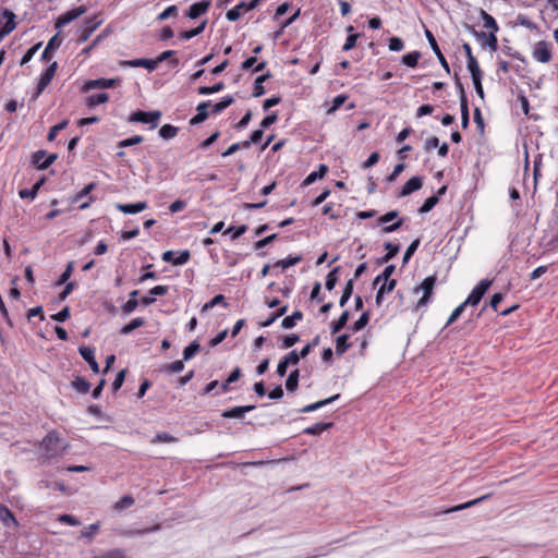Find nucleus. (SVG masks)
<instances>
[{
    "label": "nucleus",
    "instance_id": "obj_1",
    "mask_svg": "<svg viewBox=\"0 0 558 558\" xmlns=\"http://www.w3.org/2000/svg\"><path fill=\"white\" fill-rule=\"evenodd\" d=\"M69 445L63 441L60 437L59 432L52 429L40 441V449L43 453L40 456L41 464H49L51 460L62 457L68 449Z\"/></svg>",
    "mask_w": 558,
    "mask_h": 558
},
{
    "label": "nucleus",
    "instance_id": "obj_2",
    "mask_svg": "<svg viewBox=\"0 0 558 558\" xmlns=\"http://www.w3.org/2000/svg\"><path fill=\"white\" fill-rule=\"evenodd\" d=\"M404 222V218H399L398 210H390L377 218V226H383V233H392L399 230Z\"/></svg>",
    "mask_w": 558,
    "mask_h": 558
},
{
    "label": "nucleus",
    "instance_id": "obj_3",
    "mask_svg": "<svg viewBox=\"0 0 558 558\" xmlns=\"http://www.w3.org/2000/svg\"><path fill=\"white\" fill-rule=\"evenodd\" d=\"M437 278L435 275L426 277L422 283L414 289V292L423 291L422 298L416 303V308L426 306L433 298Z\"/></svg>",
    "mask_w": 558,
    "mask_h": 558
},
{
    "label": "nucleus",
    "instance_id": "obj_4",
    "mask_svg": "<svg viewBox=\"0 0 558 558\" xmlns=\"http://www.w3.org/2000/svg\"><path fill=\"white\" fill-rule=\"evenodd\" d=\"M161 118V112L156 111H143L136 110L129 117V122H140L144 124H150V129H155Z\"/></svg>",
    "mask_w": 558,
    "mask_h": 558
},
{
    "label": "nucleus",
    "instance_id": "obj_5",
    "mask_svg": "<svg viewBox=\"0 0 558 558\" xmlns=\"http://www.w3.org/2000/svg\"><path fill=\"white\" fill-rule=\"evenodd\" d=\"M493 283V280L490 279H483L481 280L471 291L466 300L464 301V305L470 306H476L482 301L485 293L488 291Z\"/></svg>",
    "mask_w": 558,
    "mask_h": 558
},
{
    "label": "nucleus",
    "instance_id": "obj_6",
    "mask_svg": "<svg viewBox=\"0 0 558 558\" xmlns=\"http://www.w3.org/2000/svg\"><path fill=\"white\" fill-rule=\"evenodd\" d=\"M16 15L8 8L0 9V41L16 26Z\"/></svg>",
    "mask_w": 558,
    "mask_h": 558
},
{
    "label": "nucleus",
    "instance_id": "obj_7",
    "mask_svg": "<svg viewBox=\"0 0 558 558\" xmlns=\"http://www.w3.org/2000/svg\"><path fill=\"white\" fill-rule=\"evenodd\" d=\"M102 20L99 19V14L88 16L84 21V25L80 31L77 43L82 44L88 40L90 35L100 26Z\"/></svg>",
    "mask_w": 558,
    "mask_h": 558
},
{
    "label": "nucleus",
    "instance_id": "obj_8",
    "mask_svg": "<svg viewBox=\"0 0 558 558\" xmlns=\"http://www.w3.org/2000/svg\"><path fill=\"white\" fill-rule=\"evenodd\" d=\"M57 70H58V63L56 61H53L40 74L37 86H36V90L34 94V98H37L45 90V88L50 84L53 76L56 75Z\"/></svg>",
    "mask_w": 558,
    "mask_h": 558
},
{
    "label": "nucleus",
    "instance_id": "obj_9",
    "mask_svg": "<svg viewBox=\"0 0 558 558\" xmlns=\"http://www.w3.org/2000/svg\"><path fill=\"white\" fill-rule=\"evenodd\" d=\"M58 158L57 154L47 155V151L39 149L32 155V163L38 170L49 168Z\"/></svg>",
    "mask_w": 558,
    "mask_h": 558
},
{
    "label": "nucleus",
    "instance_id": "obj_10",
    "mask_svg": "<svg viewBox=\"0 0 558 558\" xmlns=\"http://www.w3.org/2000/svg\"><path fill=\"white\" fill-rule=\"evenodd\" d=\"M260 0H251L250 2L241 1L239 4H236L234 8L230 9L226 13V17L230 22L238 21L243 12L251 11L255 9Z\"/></svg>",
    "mask_w": 558,
    "mask_h": 558
},
{
    "label": "nucleus",
    "instance_id": "obj_11",
    "mask_svg": "<svg viewBox=\"0 0 558 558\" xmlns=\"http://www.w3.org/2000/svg\"><path fill=\"white\" fill-rule=\"evenodd\" d=\"M533 58L538 62L548 63L553 59L551 45L546 40H539L534 45Z\"/></svg>",
    "mask_w": 558,
    "mask_h": 558
},
{
    "label": "nucleus",
    "instance_id": "obj_12",
    "mask_svg": "<svg viewBox=\"0 0 558 558\" xmlns=\"http://www.w3.org/2000/svg\"><path fill=\"white\" fill-rule=\"evenodd\" d=\"M87 12L86 5H80L72 10L66 11L65 13L61 14L54 23V27L57 29H60L61 27L65 26L66 24L71 23L72 21L76 20L81 15L85 14Z\"/></svg>",
    "mask_w": 558,
    "mask_h": 558
},
{
    "label": "nucleus",
    "instance_id": "obj_13",
    "mask_svg": "<svg viewBox=\"0 0 558 558\" xmlns=\"http://www.w3.org/2000/svg\"><path fill=\"white\" fill-rule=\"evenodd\" d=\"M191 258V253L189 250H183L180 252L174 251H166L162 253L161 259L166 263H170L174 266H180L186 264Z\"/></svg>",
    "mask_w": 558,
    "mask_h": 558
},
{
    "label": "nucleus",
    "instance_id": "obj_14",
    "mask_svg": "<svg viewBox=\"0 0 558 558\" xmlns=\"http://www.w3.org/2000/svg\"><path fill=\"white\" fill-rule=\"evenodd\" d=\"M97 187V183L96 182H90L88 183L84 189H82L80 192H77L72 198H71V203L72 204H76L78 203L81 199H83L84 197L88 196V201L87 202H84L82 203L80 206H78V209L83 210V209H86L89 207V205L95 201V197L89 195L92 191H94L95 189Z\"/></svg>",
    "mask_w": 558,
    "mask_h": 558
},
{
    "label": "nucleus",
    "instance_id": "obj_15",
    "mask_svg": "<svg viewBox=\"0 0 558 558\" xmlns=\"http://www.w3.org/2000/svg\"><path fill=\"white\" fill-rule=\"evenodd\" d=\"M425 36H426V38L428 40V44H429L432 50L436 54L440 65L449 74L450 73L449 63L447 62L444 53L441 52V50H440V48H439V46H438V44L436 41L435 36L433 35V33L429 29H425Z\"/></svg>",
    "mask_w": 558,
    "mask_h": 558
},
{
    "label": "nucleus",
    "instance_id": "obj_16",
    "mask_svg": "<svg viewBox=\"0 0 558 558\" xmlns=\"http://www.w3.org/2000/svg\"><path fill=\"white\" fill-rule=\"evenodd\" d=\"M299 362L300 361L298 360V351L292 350L279 361L276 371L277 375L283 377L287 374L289 366L298 365Z\"/></svg>",
    "mask_w": 558,
    "mask_h": 558
},
{
    "label": "nucleus",
    "instance_id": "obj_17",
    "mask_svg": "<svg viewBox=\"0 0 558 558\" xmlns=\"http://www.w3.org/2000/svg\"><path fill=\"white\" fill-rule=\"evenodd\" d=\"M62 41L63 37L60 35V33L53 35L49 39L44 52L41 53L40 60L44 62H49L53 57V51L61 46Z\"/></svg>",
    "mask_w": 558,
    "mask_h": 558
},
{
    "label": "nucleus",
    "instance_id": "obj_18",
    "mask_svg": "<svg viewBox=\"0 0 558 558\" xmlns=\"http://www.w3.org/2000/svg\"><path fill=\"white\" fill-rule=\"evenodd\" d=\"M119 64L122 68H144L149 72L156 70V62L154 59L140 58L133 60H121Z\"/></svg>",
    "mask_w": 558,
    "mask_h": 558
},
{
    "label": "nucleus",
    "instance_id": "obj_19",
    "mask_svg": "<svg viewBox=\"0 0 558 558\" xmlns=\"http://www.w3.org/2000/svg\"><path fill=\"white\" fill-rule=\"evenodd\" d=\"M422 186H423L422 178L418 175L412 177L403 184V186L397 194V197H399V198L405 197V196L412 194L413 192L421 190Z\"/></svg>",
    "mask_w": 558,
    "mask_h": 558
},
{
    "label": "nucleus",
    "instance_id": "obj_20",
    "mask_svg": "<svg viewBox=\"0 0 558 558\" xmlns=\"http://www.w3.org/2000/svg\"><path fill=\"white\" fill-rule=\"evenodd\" d=\"M210 4L211 3L209 0H202L199 2H195L190 5L189 10L185 12V16L191 20H196L209 10Z\"/></svg>",
    "mask_w": 558,
    "mask_h": 558
},
{
    "label": "nucleus",
    "instance_id": "obj_21",
    "mask_svg": "<svg viewBox=\"0 0 558 558\" xmlns=\"http://www.w3.org/2000/svg\"><path fill=\"white\" fill-rule=\"evenodd\" d=\"M78 353L84 359V361L89 365L90 369L95 373H99V364L95 359V350L90 347L81 345L78 348Z\"/></svg>",
    "mask_w": 558,
    "mask_h": 558
},
{
    "label": "nucleus",
    "instance_id": "obj_22",
    "mask_svg": "<svg viewBox=\"0 0 558 558\" xmlns=\"http://www.w3.org/2000/svg\"><path fill=\"white\" fill-rule=\"evenodd\" d=\"M211 106V101H202L196 107V114L191 118L190 124L197 125L203 123L209 117L208 108Z\"/></svg>",
    "mask_w": 558,
    "mask_h": 558
},
{
    "label": "nucleus",
    "instance_id": "obj_23",
    "mask_svg": "<svg viewBox=\"0 0 558 558\" xmlns=\"http://www.w3.org/2000/svg\"><path fill=\"white\" fill-rule=\"evenodd\" d=\"M255 409V405H240L225 410L221 414L223 418H242L245 413L251 412Z\"/></svg>",
    "mask_w": 558,
    "mask_h": 558
},
{
    "label": "nucleus",
    "instance_id": "obj_24",
    "mask_svg": "<svg viewBox=\"0 0 558 558\" xmlns=\"http://www.w3.org/2000/svg\"><path fill=\"white\" fill-rule=\"evenodd\" d=\"M120 83V78H97L88 81L85 84V89L88 90L90 88H112L117 84Z\"/></svg>",
    "mask_w": 558,
    "mask_h": 558
},
{
    "label": "nucleus",
    "instance_id": "obj_25",
    "mask_svg": "<svg viewBox=\"0 0 558 558\" xmlns=\"http://www.w3.org/2000/svg\"><path fill=\"white\" fill-rule=\"evenodd\" d=\"M340 398V393H336L329 398H326V399H323V400H319L317 402H314V403H311V404H307L305 407H303L302 409L299 410V412L301 413H310V412H314L318 409H322L332 402H335L336 400H338Z\"/></svg>",
    "mask_w": 558,
    "mask_h": 558
},
{
    "label": "nucleus",
    "instance_id": "obj_26",
    "mask_svg": "<svg viewBox=\"0 0 558 558\" xmlns=\"http://www.w3.org/2000/svg\"><path fill=\"white\" fill-rule=\"evenodd\" d=\"M117 209L123 214H138L147 208L146 202H137L132 204H117Z\"/></svg>",
    "mask_w": 558,
    "mask_h": 558
},
{
    "label": "nucleus",
    "instance_id": "obj_27",
    "mask_svg": "<svg viewBox=\"0 0 558 558\" xmlns=\"http://www.w3.org/2000/svg\"><path fill=\"white\" fill-rule=\"evenodd\" d=\"M335 426L333 422H320L303 429L302 434L319 436L323 432L329 430Z\"/></svg>",
    "mask_w": 558,
    "mask_h": 558
},
{
    "label": "nucleus",
    "instance_id": "obj_28",
    "mask_svg": "<svg viewBox=\"0 0 558 558\" xmlns=\"http://www.w3.org/2000/svg\"><path fill=\"white\" fill-rule=\"evenodd\" d=\"M328 166L320 163L318 170L311 172L302 182V186H308L316 180L323 179L328 172Z\"/></svg>",
    "mask_w": 558,
    "mask_h": 558
},
{
    "label": "nucleus",
    "instance_id": "obj_29",
    "mask_svg": "<svg viewBox=\"0 0 558 558\" xmlns=\"http://www.w3.org/2000/svg\"><path fill=\"white\" fill-rule=\"evenodd\" d=\"M478 41H481L483 47H489L493 51L498 49V39L493 32L485 33L481 31V34L478 35Z\"/></svg>",
    "mask_w": 558,
    "mask_h": 558
},
{
    "label": "nucleus",
    "instance_id": "obj_30",
    "mask_svg": "<svg viewBox=\"0 0 558 558\" xmlns=\"http://www.w3.org/2000/svg\"><path fill=\"white\" fill-rule=\"evenodd\" d=\"M0 520L7 526L16 527L19 522L13 512L4 505H0Z\"/></svg>",
    "mask_w": 558,
    "mask_h": 558
},
{
    "label": "nucleus",
    "instance_id": "obj_31",
    "mask_svg": "<svg viewBox=\"0 0 558 558\" xmlns=\"http://www.w3.org/2000/svg\"><path fill=\"white\" fill-rule=\"evenodd\" d=\"M396 286H397V280L391 279V281H388L387 283H383L379 287V289L376 293V298H375V302H376L377 306L381 305L385 294L392 292L395 290Z\"/></svg>",
    "mask_w": 558,
    "mask_h": 558
},
{
    "label": "nucleus",
    "instance_id": "obj_32",
    "mask_svg": "<svg viewBox=\"0 0 558 558\" xmlns=\"http://www.w3.org/2000/svg\"><path fill=\"white\" fill-rule=\"evenodd\" d=\"M480 16L483 20V26L489 32H493L495 35L499 31V26L494 16L488 14L485 10L481 9Z\"/></svg>",
    "mask_w": 558,
    "mask_h": 558
},
{
    "label": "nucleus",
    "instance_id": "obj_33",
    "mask_svg": "<svg viewBox=\"0 0 558 558\" xmlns=\"http://www.w3.org/2000/svg\"><path fill=\"white\" fill-rule=\"evenodd\" d=\"M184 369V361L183 360H177L172 363L163 364L158 368L159 373H163L167 375H172L180 373Z\"/></svg>",
    "mask_w": 558,
    "mask_h": 558
},
{
    "label": "nucleus",
    "instance_id": "obj_34",
    "mask_svg": "<svg viewBox=\"0 0 558 558\" xmlns=\"http://www.w3.org/2000/svg\"><path fill=\"white\" fill-rule=\"evenodd\" d=\"M350 319V312L343 311L337 320H333L330 325L331 335L340 332L348 324Z\"/></svg>",
    "mask_w": 558,
    "mask_h": 558
},
{
    "label": "nucleus",
    "instance_id": "obj_35",
    "mask_svg": "<svg viewBox=\"0 0 558 558\" xmlns=\"http://www.w3.org/2000/svg\"><path fill=\"white\" fill-rule=\"evenodd\" d=\"M206 24H207V20H204L203 22H201V24L198 26L187 29V31L180 32L179 38L181 40H190L193 37L198 36L199 34H202L204 32Z\"/></svg>",
    "mask_w": 558,
    "mask_h": 558
},
{
    "label": "nucleus",
    "instance_id": "obj_36",
    "mask_svg": "<svg viewBox=\"0 0 558 558\" xmlns=\"http://www.w3.org/2000/svg\"><path fill=\"white\" fill-rule=\"evenodd\" d=\"M175 54V51L174 50H166L163 52H161L156 59H154V61L156 62V68L158 66L159 63L166 61V60H169V66L174 69L179 65V59L177 58H173V56Z\"/></svg>",
    "mask_w": 558,
    "mask_h": 558
},
{
    "label": "nucleus",
    "instance_id": "obj_37",
    "mask_svg": "<svg viewBox=\"0 0 558 558\" xmlns=\"http://www.w3.org/2000/svg\"><path fill=\"white\" fill-rule=\"evenodd\" d=\"M350 336L347 333L340 335L336 339V354L342 355L345 353L350 348L351 343L349 342Z\"/></svg>",
    "mask_w": 558,
    "mask_h": 558
},
{
    "label": "nucleus",
    "instance_id": "obj_38",
    "mask_svg": "<svg viewBox=\"0 0 558 558\" xmlns=\"http://www.w3.org/2000/svg\"><path fill=\"white\" fill-rule=\"evenodd\" d=\"M234 102V98L230 95L225 96L215 105H211L209 108L211 109L210 112L213 114H218L226 110L228 107H230Z\"/></svg>",
    "mask_w": 558,
    "mask_h": 558
},
{
    "label": "nucleus",
    "instance_id": "obj_39",
    "mask_svg": "<svg viewBox=\"0 0 558 558\" xmlns=\"http://www.w3.org/2000/svg\"><path fill=\"white\" fill-rule=\"evenodd\" d=\"M303 319V313L299 310L294 311L292 315L286 316L281 322V327L283 329L293 328L298 322Z\"/></svg>",
    "mask_w": 558,
    "mask_h": 558
},
{
    "label": "nucleus",
    "instance_id": "obj_40",
    "mask_svg": "<svg viewBox=\"0 0 558 558\" xmlns=\"http://www.w3.org/2000/svg\"><path fill=\"white\" fill-rule=\"evenodd\" d=\"M146 320L143 317L133 318L120 329V335H130L133 330L143 327Z\"/></svg>",
    "mask_w": 558,
    "mask_h": 558
},
{
    "label": "nucleus",
    "instance_id": "obj_41",
    "mask_svg": "<svg viewBox=\"0 0 558 558\" xmlns=\"http://www.w3.org/2000/svg\"><path fill=\"white\" fill-rule=\"evenodd\" d=\"M347 32H348V37L342 47L343 51H349V50L353 49L356 45L359 37H360L359 33H354V27L352 25H349L347 27Z\"/></svg>",
    "mask_w": 558,
    "mask_h": 558
},
{
    "label": "nucleus",
    "instance_id": "obj_42",
    "mask_svg": "<svg viewBox=\"0 0 558 558\" xmlns=\"http://www.w3.org/2000/svg\"><path fill=\"white\" fill-rule=\"evenodd\" d=\"M109 34H110V29L109 28H105L100 34H98L93 39V41L87 47H85L82 50V53L83 54H89L106 37H108Z\"/></svg>",
    "mask_w": 558,
    "mask_h": 558
},
{
    "label": "nucleus",
    "instance_id": "obj_43",
    "mask_svg": "<svg viewBox=\"0 0 558 558\" xmlns=\"http://www.w3.org/2000/svg\"><path fill=\"white\" fill-rule=\"evenodd\" d=\"M384 247H385V250H387V253L380 258V263H388L400 251V244H395V243H391V242H386L384 244Z\"/></svg>",
    "mask_w": 558,
    "mask_h": 558
},
{
    "label": "nucleus",
    "instance_id": "obj_44",
    "mask_svg": "<svg viewBox=\"0 0 558 558\" xmlns=\"http://www.w3.org/2000/svg\"><path fill=\"white\" fill-rule=\"evenodd\" d=\"M299 379H300V371L293 369L286 379V389L290 392H293L299 387Z\"/></svg>",
    "mask_w": 558,
    "mask_h": 558
},
{
    "label": "nucleus",
    "instance_id": "obj_45",
    "mask_svg": "<svg viewBox=\"0 0 558 558\" xmlns=\"http://www.w3.org/2000/svg\"><path fill=\"white\" fill-rule=\"evenodd\" d=\"M369 319H371V313H369V311H365L361 314L360 318L356 322H354L353 325H351L349 327V329L352 330L353 332H357L367 326V324L369 323Z\"/></svg>",
    "mask_w": 558,
    "mask_h": 558
},
{
    "label": "nucleus",
    "instance_id": "obj_46",
    "mask_svg": "<svg viewBox=\"0 0 558 558\" xmlns=\"http://www.w3.org/2000/svg\"><path fill=\"white\" fill-rule=\"evenodd\" d=\"M504 300V294L501 292H497V293H494L488 302L484 304V306L482 307L478 316L486 310L487 306H489L493 311L495 312H499V304L501 303V301Z\"/></svg>",
    "mask_w": 558,
    "mask_h": 558
},
{
    "label": "nucleus",
    "instance_id": "obj_47",
    "mask_svg": "<svg viewBox=\"0 0 558 558\" xmlns=\"http://www.w3.org/2000/svg\"><path fill=\"white\" fill-rule=\"evenodd\" d=\"M72 387L80 393H87L90 389V384L82 376H76L72 381Z\"/></svg>",
    "mask_w": 558,
    "mask_h": 558
},
{
    "label": "nucleus",
    "instance_id": "obj_48",
    "mask_svg": "<svg viewBox=\"0 0 558 558\" xmlns=\"http://www.w3.org/2000/svg\"><path fill=\"white\" fill-rule=\"evenodd\" d=\"M354 279H349L343 288L342 294L340 296L339 305L343 307L353 293Z\"/></svg>",
    "mask_w": 558,
    "mask_h": 558
},
{
    "label": "nucleus",
    "instance_id": "obj_49",
    "mask_svg": "<svg viewBox=\"0 0 558 558\" xmlns=\"http://www.w3.org/2000/svg\"><path fill=\"white\" fill-rule=\"evenodd\" d=\"M179 133V128L178 126H174L172 124H163L160 129H159V136L162 137L163 140H171L173 137H175Z\"/></svg>",
    "mask_w": 558,
    "mask_h": 558
},
{
    "label": "nucleus",
    "instance_id": "obj_50",
    "mask_svg": "<svg viewBox=\"0 0 558 558\" xmlns=\"http://www.w3.org/2000/svg\"><path fill=\"white\" fill-rule=\"evenodd\" d=\"M421 58L420 51H412L402 56V63L409 68H415L418 64Z\"/></svg>",
    "mask_w": 558,
    "mask_h": 558
},
{
    "label": "nucleus",
    "instance_id": "obj_51",
    "mask_svg": "<svg viewBox=\"0 0 558 558\" xmlns=\"http://www.w3.org/2000/svg\"><path fill=\"white\" fill-rule=\"evenodd\" d=\"M108 99H109V95L107 93L94 94L87 98L86 105L88 107H96L98 105L107 102Z\"/></svg>",
    "mask_w": 558,
    "mask_h": 558
},
{
    "label": "nucleus",
    "instance_id": "obj_52",
    "mask_svg": "<svg viewBox=\"0 0 558 558\" xmlns=\"http://www.w3.org/2000/svg\"><path fill=\"white\" fill-rule=\"evenodd\" d=\"M288 311V306L287 305H283L281 307H279L277 311L272 312L269 317L264 320L260 326L262 327H269L270 325H272L279 317L283 316Z\"/></svg>",
    "mask_w": 558,
    "mask_h": 558
},
{
    "label": "nucleus",
    "instance_id": "obj_53",
    "mask_svg": "<svg viewBox=\"0 0 558 558\" xmlns=\"http://www.w3.org/2000/svg\"><path fill=\"white\" fill-rule=\"evenodd\" d=\"M201 350V344L194 340L183 350V361L191 360Z\"/></svg>",
    "mask_w": 558,
    "mask_h": 558
},
{
    "label": "nucleus",
    "instance_id": "obj_54",
    "mask_svg": "<svg viewBox=\"0 0 558 558\" xmlns=\"http://www.w3.org/2000/svg\"><path fill=\"white\" fill-rule=\"evenodd\" d=\"M134 504L135 499L133 498L132 495H124L123 497L120 498L119 501L114 504L113 508L117 511H122L124 509L132 507Z\"/></svg>",
    "mask_w": 558,
    "mask_h": 558
},
{
    "label": "nucleus",
    "instance_id": "obj_55",
    "mask_svg": "<svg viewBox=\"0 0 558 558\" xmlns=\"http://www.w3.org/2000/svg\"><path fill=\"white\" fill-rule=\"evenodd\" d=\"M340 271V267H335L326 277L325 287L328 291H331L335 289L337 282H338V274Z\"/></svg>",
    "mask_w": 558,
    "mask_h": 558
},
{
    "label": "nucleus",
    "instance_id": "obj_56",
    "mask_svg": "<svg viewBox=\"0 0 558 558\" xmlns=\"http://www.w3.org/2000/svg\"><path fill=\"white\" fill-rule=\"evenodd\" d=\"M73 270H74V262L71 260L66 264L65 266V269L63 270V272L60 275V277L58 278L56 284L57 286H62L66 282H69L68 280L70 279V277L72 276L73 274Z\"/></svg>",
    "mask_w": 558,
    "mask_h": 558
},
{
    "label": "nucleus",
    "instance_id": "obj_57",
    "mask_svg": "<svg viewBox=\"0 0 558 558\" xmlns=\"http://www.w3.org/2000/svg\"><path fill=\"white\" fill-rule=\"evenodd\" d=\"M216 305H222L225 307L228 306V303L226 302V298L223 294H217L215 295L210 301H208L207 303H205V305L203 306L202 311L203 312H206L210 308H213L214 306Z\"/></svg>",
    "mask_w": 558,
    "mask_h": 558
},
{
    "label": "nucleus",
    "instance_id": "obj_58",
    "mask_svg": "<svg viewBox=\"0 0 558 558\" xmlns=\"http://www.w3.org/2000/svg\"><path fill=\"white\" fill-rule=\"evenodd\" d=\"M439 203L438 196L432 195L427 197L422 206L418 208L420 214L429 213Z\"/></svg>",
    "mask_w": 558,
    "mask_h": 558
},
{
    "label": "nucleus",
    "instance_id": "obj_59",
    "mask_svg": "<svg viewBox=\"0 0 558 558\" xmlns=\"http://www.w3.org/2000/svg\"><path fill=\"white\" fill-rule=\"evenodd\" d=\"M225 88L223 82H218L211 86H201L197 88V93L199 95H210L218 93Z\"/></svg>",
    "mask_w": 558,
    "mask_h": 558
},
{
    "label": "nucleus",
    "instance_id": "obj_60",
    "mask_svg": "<svg viewBox=\"0 0 558 558\" xmlns=\"http://www.w3.org/2000/svg\"><path fill=\"white\" fill-rule=\"evenodd\" d=\"M99 529H100L99 522L93 523L81 531V537L87 538L88 541H93L95 534H97L99 532Z\"/></svg>",
    "mask_w": 558,
    "mask_h": 558
},
{
    "label": "nucleus",
    "instance_id": "obj_61",
    "mask_svg": "<svg viewBox=\"0 0 558 558\" xmlns=\"http://www.w3.org/2000/svg\"><path fill=\"white\" fill-rule=\"evenodd\" d=\"M68 124H69V120H68V119H64V120H62L61 122H59L58 124L53 125V126L49 130V133H48V135H47V140H48L49 142L54 141V140H56V137H57V134H58L60 131L64 130V129L68 126Z\"/></svg>",
    "mask_w": 558,
    "mask_h": 558
},
{
    "label": "nucleus",
    "instance_id": "obj_62",
    "mask_svg": "<svg viewBox=\"0 0 558 558\" xmlns=\"http://www.w3.org/2000/svg\"><path fill=\"white\" fill-rule=\"evenodd\" d=\"M348 98L349 96L345 94L336 96L332 100L331 107L327 110V114L335 113L347 101Z\"/></svg>",
    "mask_w": 558,
    "mask_h": 558
},
{
    "label": "nucleus",
    "instance_id": "obj_63",
    "mask_svg": "<svg viewBox=\"0 0 558 558\" xmlns=\"http://www.w3.org/2000/svg\"><path fill=\"white\" fill-rule=\"evenodd\" d=\"M468 70L471 73V77L483 76V72L480 69L478 62L475 57H471L468 60Z\"/></svg>",
    "mask_w": 558,
    "mask_h": 558
},
{
    "label": "nucleus",
    "instance_id": "obj_64",
    "mask_svg": "<svg viewBox=\"0 0 558 558\" xmlns=\"http://www.w3.org/2000/svg\"><path fill=\"white\" fill-rule=\"evenodd\" d=\"M300 341V337L296 333H290L283 336L281 339L280 349H289Z\"/></svg>",
    "mask_w": 558,
    "mask_h": 558
}]
</instances>
